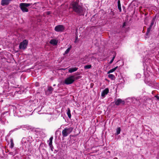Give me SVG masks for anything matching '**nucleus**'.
I'll use <instances>...</instances> for the list:
<instances>
[{
  "label": "nucleus",
  "mask_w": 159,
  "mask_h": 159,
  "mask_svg": "<svg viewBox=\"0 0 159 159\" xmlns=\"http://www.w3.org/2000/svg\"><path fill=\"white\" fill-rule=\"evenodd\" d=\"M79 0L73 1L70 4V8L79 15H84L83 7L82 6L79 4Z\"/></svg>",
  "instance_id": "f257e3e1"
},
{
  "label": "nucleus",
  "mask_w": 159,
  "mask_h": 159,
  "mask_svg": "<svg viewBox=\"0 0 159 159\" xmlns=\"http://www.w3.org/2000/svg\"><path fill=\"white\" fill-rule=\"evenodd\" d=\"M32 4V3H20L19 6L23 12H27L29 11V10L27 7L30 6Z\"/></svg>",
  "instance_id": "f03ea898"
},
{
  "label": "nucleus",
  "mask_w": 159,
  "mask_h": 159,
  "mask_svg": "<svg viewBox=\"0 0 159 159\" xmlns=\"http://www.w3.org/2000/svg\"><path fill=\"white\" fill-rule=\"evenodd\" d=\"M74 129L73 127H70L69 128L66 127L65 128L62 132V135L63 137H66L70 134L72 131Z\"/></svg>",
  "instance_id": "7ed1b4c3"
},
{
  "label": "nucleus",
  "mask_w": 159,
  "mask_h": 159,
  "mask_svg": "<svg viewBox=\"0 0 159 159\" xmlns=\"http://www.w3.org/2000/svg\"><path fill=\"white\" fill-rule=\"evenodd\" d=\"M74 76H71L66 78L64 81V83L66 84H72L75 81Z\"/></svg>",
  "instance_id": "20e7f679"
},
{
  "label": "nucleus",
  "mask_w": 159,
  "mask_h": 159,
  "mask_svg": "<svg viewBox=\"0 0 159 159\" xmlns=\"http://www.w3.org/2000/svg\"><path fill=\"white\" fill-rule=\"evenodd\" d=\"M28 45V41L26 40H24L22 42L20 43L19 48L20 49L25 50L27 48Z\"/></svg>",
  "instance_id": "39448f33"
},
{
  "label": "nucleus",
  "mask_w": 159,
  "mask_h": 159,
  "mask_svg": "<svg viewBox=\"0 0 159 159\" xmlns=\"http://www.w3.org/2000/svg\"><path fill=\"white\" fill-rule=\"evenodd\" d=\"M65 27L62 25H58L56 26L54 28V30L57 32H62L65 30Z\"/></svg>",
  "instance_id": "423d86ee"
},
{
  "label": "nucleus",
  "mask_w": 159,
  "mask_h": 159,
  "mask_svg": "<svg viewBox=\"0 0 159 159\" xmlns=\"http://www.w3.org/2000/svg\"><path fill=\"white\" fill-rule=\"evenodd\" d=\"M114 102L115 105L116 106H119L120 104L122 105H124L125 104V101L120 98L115 99Z\"/></svg>",
  "instance_id": "0eeeda50"
},
{
  "label": "nucleus",
  "mask_w": 159,
  "mask_h": 159,
  "mask_svg": "<svg viewBox=\"0 0 159 159\" xmlns=\"http://www.w3.org/2000/svg\"><path fill=\"white\" fill-rule=\"evenodd\" d=\"M11 1V0H2L1 1V5L3 6L8 5Z\"/></svg>",
  "instance_id": "6e6552de"
},
{
  "label": "nucleus",
  "mask_w": 159,
  "mask_h": 159,
  "mask_svg": "<svg viewBox=\"0 0 159 159\" xmlns=\"http://www.w3.org/2000/svg\"><path fill=\"white\" fill-rule=\"evenodd\" d=\"M109 89L108 88L105 89L101 93V96L104 97L105 95H107L109 92Z\"/></svg>",
  "instance_id": "1a4fd4ad"
},
{
  "label": "nucleus",
  "mask_w": 159,
  "mask_h": 159,
  "mask_svg": "<svg viewBox=\"0 0 159 159\" xmlns=\"http://www.w3.org/2000/svg\"><path fill=\"white\" fill-rule=\"evenodd\" d=\"M78 69V68L74 67L70 68L69 69V72L70 73H72L76 71Z\"/></svg>",
  "instance_id": "9d476101"
},
{
  "label": "nucleus",
  "mask_w": 159,
  "mask_h": 159,
  "mask_svg": "<svg viewBox=\"0 0 159 159\" xmlns=\"http://www.w3.org/2000/svg\"><path fill=\"white\" fill-rule=\"evenodd\" d=\"M50 43L51 44L56 45L57 43V42L55 39H52L50 40Z\"/></svg>",
  "instance_id": "9b49d317"
},
{
  "label": "nucleus",
  "mask_w": 159,
  "mask_h": 159,
  "mask_svg": "<svg viewBox=\"0 0 159 159\" xmlns=\"http://www.w3.org/2000/svg\"><path fill=\"white\" fill-rule=\"evenodd\" d=\"M67 114L68 115V117L70 119V118H71V115L70 113V109L69 108H67Z\"/></svg>",
  "instance_id": "f8f14e48"
},
{
  "label": "nucleus",
  "mask_w": 159,
  "mask_h": 159,
  "mask_svg": "<svg viewBox=\"0 0 159 159\" xmlns=\"http://www.w3.org/2000/svg\"><path fill=\"white\" fill-rule=\"evenodd\" d=\"M118 3V8L120 12L121 11V7L120 2V0H118L117 2Z\"/></svg>",
  "instance_id": "ddd939ff"
},
{
  "label": "nucleus",
  "mask_w": 159,
  "mask_h": 159,
  "mask_svg": "<svg viewBox=\"0 0 159 159\" xmlns=\"http://www.w3.org/2000/svg\"><path fill=\"white\" fill-rule=\"evenodd\" d=\"M117 68L118 66H117L114 68L111 69L107 72V74H110V73H111L114 72Z\"/></svg>",
  "instance_id": "4468645a"
},
{
  "label": "nucleus",
  "mask_w": 159,
  "mask_h": 159,
  "mask_svg": "<svg viewBox=\"0 0 159 159\" xmlns=\"http://www.w3.org/2000/svg\"><path fill=\"white\" fill-rule=\"evenodd\" d=\"M53 90V89L52 86H48V91L50 93H51Z\"/></svg>",
  "instance_id": "2eb2a0df"
},
{
  "label": "nucleus",
  "mask_w": 159,
  "mask_h": 159,
  "mask_svg": "<svg viewBox=\"0 0 159 159\" xmlns=\"http://www.w3.org/2000/svg\"><path fill=\"white\" fill-rule=\"evenodd\" d=\"M10 143L11 144L10 147L11 148H12L14 146V144L13 143V140L12 139H10Z\"/></svg>",
  "instance_id": "dca6fc26"
},
{
  "label": "nucleus",
  "mask_w": 159,
  "mask_h": 159,
  "mask_svg": "<svg viewBox=\"0 0 159 159\" xmlns=\"http://www.w3.org/2000/svg\"><path fill=\"white\" fill-rule=\"evenodd\" d=\"M108 77L109 78L111 79V80H113L115 78L114 75L112 74H109L108 75Z\"/></svg>",
  "instance_id": "f3484780"
},
{
  "label": "nucleus",
  "mask_w": 159,
  "mask_h": 159,
  "mask_svg": "<svg viewBox=\"0 0 159 159\" xmlns=\"http://www.w3.org/2000/svg\"><path fill=\"white\" fill-rule=\"evenodd\" d=\"M71 48V46L70 45V47L68 48L65 51L64 53V55L66 54H67L70 51V50Z\"/></svg>",
  "instance_id": "a211bd4d"
},
{
  "label": "nucleus",
  "mask_w": 159,
  "mask_h": 159,
  "mask_svg": "<svg viewBox=\"0 0 159 159\" xmlns=\"http://www.w3.org/2000/svg\"><path fill=\"white\" fill-rule=\"evenodd\" d=\"M156 18V17H154L152 19L151 22V25H150V26L152 27V26L154 24V23L155 22Z\"/></svg>",
  "instance_id": "6ab92c4d"
},
{
  "label": "nucleus",
  "mask_w": 159,
  "mask_h": 159,
  "mask_svg": "<svg viewBox=\"0 0 159 159\" xmlns=\"http://www.w3.org/2000/svg\"><path fill=\"white\" fill-rule=\"evenodd\" d=\"M53 139V137L52 136L51 137L49 140V145H52V141Z\"/></svg>",
  "instance_id": "aec40b11"
},
{
  "label": "nucleus",
  "mask_w": 159,
  "mask_h": 159,
  "mask_svg": "<svg viewBox=\"0 0 159 159\" xmlns=\"http://www.w3.org/2000/svg\"><path fill=\"white\" fill-rule=\"evenodd\" d=\"M121 129L120 127L116 129V134L118 135L120 133Z\"/></svg>",
  "instance_id": "412c9836"
},
{
  "label": "nucleus",
  "mask_w": 159,
  "mask_h": 159,
  "mask_svg": "<svg viewBox=\"0 0 159 159\" xmlns=\"http://www.w3.org/2000/svg\"><path fill=\"white\" fill-rule=\"evenodd\" d=\"M92 67L91 65H87L84 66V68L85 69H88Z\"/></svg>",
  "instance_id": "4be33fe9"
},
{
  "label": "nucleus",
  "mask_w": 159,
  "mask_h": 159,
  "mask_svg": "<svg viewBox=\"0 0 159 159\" xmlns=\"http://www.w3.org/2000/svg\"><path fill=\"white\" fill-rule=\"evenodd\" d=\"M152 27L149 26V28H148L147 29V31L146 33V34L147 35L148 33L150 32L151 29L152 28Z\"/></svg>",
  "instance_id": "5701e85b"
},
{
  "label": "nucleus",
  "mask_w": 159,
  "mask_h": 159,
  "mask_svg": "<svg viewBox=\"0 0 159 159\" xmlns=\"http://www.w3.org/2000/svg\"><path fill=\"white\" fill-rule=\"evenodd\" d=\"M115 56H114L112 58V59L110 61V62H109V64H111V63H112V62H113V61L114 60V59H115Z\"/></svg>",
  "instance_id": "b1692460"
},
{
  "label": "nucleus",
  "mask_w": 159,
  "mask_h": 159,
  "mask_svg": "<svg viewBox=\"0 0 159 159\" xmlns=\"http://www.w3.org/2000/svg\"><path fill=\"white\" fill-rule=\"evenodd\" d=\"M49 146H50L51 151H53V147L52 145H52H49Z\"/></svg>",
  "instance_id": "393cba45"
},
{
  "label": "nucleus",
  "mask_w": 159,
  "mask_h": 159,
  "mask_svg": "<svg viewBox=\"0 0 159 159\" xmlns=\"http://www.w3.org/2000/svg\"><path fill=\"white\" fill-rule=\"evenodd\" d=\"M79 78H80V76H77L75 78V79L76 80H77L78 79H79Z\"/></svg>",
  "instance_id": "a878e982"
},
{
  "label": "nucleus",
  "mask_w": 159,
  "mask_h": 159,
  "mask_svg": "<svg viewBox=\"0 0 159 159\" xmlns=\"http://www.w3.org/2000/svg\"><path fill=\"white\" fill-rule=\"evenodd\" d=\"M155 97L157 98V99H159V97L158 96H155Z\"/></svg>",
  "instance_id": "bb28decb"
},
{
  "label": "nucleus",
  "mask_w": 159,
  "mask_h": 159,
  "mask_svg": "<svg viewBox=\"0 0 159 159\" xmlns=\"http://www.w3.org/2000/svg\"><path fill=\"white\" fill-rule=\"evenodd\" d=\"M75 40H77V39H78V36H76L75 37Z\"/></svg>",
  "instance_id": "cd10ccee"
},
{
  "label": "nucleus",
  "mask_w": 159,
  "mask_h": 159,
  "mask_svg": "<svg viewBox=\"0 0 159 159\" xmlns=\"http://www.w3.org/2000/svg\"><path fill=\"white\" fill-rule=\"evenodd\" d=\"M76 40H75V41L74 42L75 43H76Z\"/></svg>",
  "instance_id": "c85d7f7f"
},
{
  "label": "nucleus",
  "mask_w": 159,
  "mask_h": 159,
  "mask_svg": "<svg viewBox=\"0 0 159 159\" xmlns=\"http://www.w3.org/2000/svg\"><path fill=\"white\" fill-rule=\"evenodd\" d=\"M125 25V23H124V24H123V26H124Z\"/></svg>",
  "instance_id": "c756f323"
},
{
  "label": "nucleus",
  "mask_w": 159,
  "mask_h": 159,
  "mask_svg": "<svg viewBox=\"0 0 159 159\" xmlns=\"http://www.w3.org/2000/svg\"><path fill=\"white\" fill-rule=\"evenodd\" d=\"M147 15V14H145V15Z\"/></svg>",
  "instance_id": "7c9ffc66"
},
{
  "label": "nucleus",
  "mask_w": 159,
  "mask_h": 159,
  "mask_svg": "<svg viewBox=\"0 0 159 159\" xmlns=\"http://www.w3.org/2000/svg\"><path fill=\"white\" fill-rule=\"evenodd\" d=\"M55 85H56L55 84H54V85H53V86H55Z\"/></svg>",
  "instance_id": "2f4dec72"
}]
</instances>
